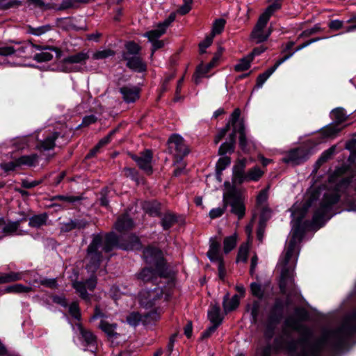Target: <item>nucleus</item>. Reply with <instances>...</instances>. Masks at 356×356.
Returning <instances> with one entry per match:
<instances>
[{"mask_svg": "<svg viewBox=\"0 0 356 356\" xmlns=\"http://www.w3.org/2000/svg\"><path fill=\"white\" fill-rule=\"evenodd\" d=\"M330 117L334 122L321 129L319 138L316 144L322 143L328 138H335L341 130L339 126L348 119L345 109L341 107L334 108L330 113Z\"/></svg>", "mask_w": 356, "mask_h": 356, "instance_id": "nucleus-7", "label": "nucleus"}, {"mask_svg": "<svg viewBox=\"0 0 356 356\" xmlns=\"http://www.w3.org/2000/svg\"><path fill=\"white\" fill-rule=\"evenodd\" d=\"M78 328L85 346L90 348V351L96 353L97 349V337L89 330L85 329L81 324Z\"/></svg>", "mask_w": 356, "mask_h": 356, "instance_id": "nucleus-20", "label": "nucleus"}, {"mask_svg": "<svg viewBox=\"0 0 356 356\" xmlns=\"http://www.w3.org/2000/svg\"><path fill=\"white\" fill-rule=\"evenodd\" d=\"M53 58V55L49 51H43L41 53L35 54L33 59L38 63L47 62Z\"/></svg>", "mask_w": 356, "mask_h": 356, "instance_id": "nucleus-61", "label": "nucleus"}, {"mask_svg": "<svg viewBox=\"0 0 356 356\" xmlns=\"http://www.w3.org/2000/svg\"><path fill=\"white\" fill-rule=\"evenodd\" d=\"M249 252V245L248 243H243L241 245L236 257V262L242 261L246 262Z\"/></svg>", "mask_w": 356, "mask_h": 356, "instance_id": "nucleus-52", "label": "nucleus"}, {"mask_svg": "<svg viewBox=\"0 0 356 356\" xmlns=\"http://www.w3.org/2000/svg\"><path fill=\"white\" fill-rule=\"evenodd\" d=\"M309 45V42L307 40L303 43L300 44V45L297 46L291 52H288L285 55L280 57L272 67H268V78L273 74V72L277 70V68L280 65H282L286 60L292 57L296 52L302 50V49L308 47Z\"/></svg>", "mask_w": 356, "mask_h": 356, "instance_id": "nucleus-25", "label": "nucleus"}, {"mask_svg": "<svg viewBox=\"0 0 356 356\" xmlns=\"http://www.w3.org/2000/svg\"><path fill=\"white\" fill-rule=\"evenodd\" d=\"M313 147L307 145H300L286 152L282 159L283 163L292 167L302 165L313 154Z\"/></svg>", "mask_w": 356, "mask_h": 356, "instance_id": "nucleus-10", "label": "nucleus"}, {"mask_svg": "<svg viewBox=\"0 0 356 356\" xmlns=\"http://www.w3.org/2000/svg\"><path fill=\"white\" fill-rule=\"evenodd\" d=\"M220 244L215 239L210 240V247L207 252V256L211 261L222 259L220 254Z\"/></svg>", "mask_w": 356, "mask_h": 356, "instance_id": "nucleus-33", "label": "nucleus"}, {"mask_svg": "<svg viewBox=\"0 0 356 356\" xmlns=\"http://www.w3.org/2000/svg\"><path fill=\"white\" fill-rule=\"evenodd\" d=\"M22 279V273L10 272L0 274V284L10 283Z\"/></svg>", "mask_w": 356, "mask_h": 356, "instance_id": "nucleus-47", "label": "nucleus"}, {"mask_svg": "<svg viewBox=\"0 0 356 356\" xmlns=\"http://www.w3.org/2000/svg\"><path fill=\"white\" fill-rule=\"evenodd\" d=\"M283 1L284 0H268V20L275 12L282 8Z\"/></svg>", "mask_w": 356, "mask_h": 356, "instance_id": "nucleus-53", "label": "nucleus"}, {"mask_svg": "<svg viewBox=\"0 0 356 356\" xmlns=\"http://www.w3.org/2000/svg\"><path fill=\"white\" fill-rule=\"evenodd\" d=\"M320 194L321 193L319 191L314 190V191L312 192L309 198L301 206H293L292 208L290 209L291 211L299 212V220L301 218H305L309 211V208L312 206L314 202H316L318 200Z\"/></svg>", "mask_w": 356, "mask_h": 356, "instance_id": "nucleus-18", "label": "nucleus"}, {"mask_svg": "<svg viewBox=\"0 0 356 356\" xmlns=\"http://www.w3.org/2000/svg\"><path fill=\"white\" fill-rule=\"evenodd\" d=\"M226 24L225 19L220 18L216 19L212 26L211 35L215 36L216 34H220L223 31Z\"/></svg>", "mask_w": 356, "mask_h": 356, "instance_id": "nucleus-56", "label": "nucleus"}, {"mask_svg": "<svg viewBox=\"0 0 356 356\" xmlns=\"http://www.w3.org/2000/svg\"><path fill=\"white\" fill-rule=\"evenodd\" d=\"M223 203L226 208L230 207V213L236 216L238 220L245 215V196L243 193L233 187L223 194Z\"/></svg>", "mask_w": 356, "mask_h": 356, "instance_id": "nucleus-8", "label": "nucleus"}, {"mask_svg": "<svg viewBox=\"0 0 356 356\" xmlns=\"http://www.w3.org/2000/svg\"><path fill=\"white\" fill-rule=\"evenodd\" d=\"M341 195L332 190L331 193H325L320 202L319 207L330 212L333 207L341 200Z\"/></svg>", "mask_w": 356, "mask_h": 356, "instance_id": "nucleus-22", "label": "nucleus"}, {"mask_svg": "<svg viewBox=\"0 0 356 356\" xmlns=\"http://www.w3.org/2000/svg\"><path fill=\"white\" fill-rule=\"evenodd\" d=\"M356 310L353 312L334 332L335 340L331 343V349L334 353H341L348 350L356 343Z\"/></svg>", "mask_w": 356, "mask_h": 356, "instance_id": "nucleus-4", "label": "nucleus"}, {"mask_svg": "<svg viewBox=\"0 0 356 356\" xmlns=\"http://www.w3.org/2000/svg\"><path fill=\"white\" fill-rule=\"evenodd\" d=\"M167 145L168 152L174 156L177 162L181 161L190 152L184 138L177 134H173L169 137Z\"/></svg>", "mask_w": 356, "mask_h": 356, "instance_id": "nucleus-11", "label": "nucleus"}, {"mask_svg": "<svg viewBox=\"0 0 356 356\" xmlns=\"http://www.w3.org/2000/svg\"><path fill=\"white\" fill-rule=\"evenodd\" d=\"M328 213L330 212L319 207L314 212L312 220H304L305 218L299 220V212L292 211L291 213V235L286 245L284 253L293 257L297 254L298 256L300 252L298 243L302 241L306 231L318 230L324 227L326 222L332 216L327 217Z\"/></svg>", "mask_w": 356, "mask_h": 356, "instance_id": "nucleus-2", "label": "nucleus"}, {"mask_svg": "<svg viewBox=\"0 0 356 356\" xmlns=\"http://www.w3.org/2000/svg\"><path fill=\"white\" fill-rule=\"evenodd\" d=\"M163 290L160 286L154 287L153 289H143L138 294V303L143 308L152 309L163 297Z\"/></svg>", "mask_w": 356, "mask_h": 356, "instance_id": "nucleus-13", "label": "nucleus"}, {"mask_svg": "<svg viewBox=\"0 0 356 356\" xmlns=\"http://www.w3.org/2000/svg\"><path fill=\"white\" fill-rule=\"evenodd\" d=\"M60 134L58 132H54L48 136L44 140H41L38 145L37 148L39 150H50L55 147V141L58 138Z\"/></svg>", "mask_w": 356, "mask_h": 356, "instance_id": "nucleus-32", "label": "nucleus"}, {"mask_svg": "<svg viewBox=\"0 0 356 356\" xmlns=\"http://www.w3.org/2000/svg\"><path fill=\"white\" fill-rule=\"evenodd\" d=\"M267 8L259 17L250 35V40L255 44L262 43L267 40Z\"/></svg>", "mask_w": 356, "mask_h": 356, "instance_id": "nucleus-15", "label": "nucleus"}, {"mask_svg": "<svg viewBox=\"0 0 356 356\" xmlns=\"http://www.w3.org/2000/svg\"><path fill=\"white\" fill-rule=\"evenodd\" d=\"M264 175V172L260 168L256 166L250 169L245 175V181H257Z\"/></svg>", "mask_w": 356, "mask_h": 356, "instance_id": "nucleus-44", "label": "nucleus"}, {"mask_svg": "<svg viewBox=\"0 0 356 356\" xmlns=\"http://www.w3.org/2000/svg\"><path fill=\"white\" fill-rule=\"evenodd\" d=\"M267 200V189H263L257 195L256 202V209L260 213V219L259 226L257 230V237L261 241L264 236L266 229V205Z\"/></svg>", "mask_w": 356, "mask_h": 356, "instance_id": "nucleus-14", "label": "nucleus"}, {"mask_svg": "<svg viewBox=\"0 0 356 356\" xmlns=\"http://www.w3.org/2000/svg\"><path fill=\"white\" fill-rule=\"evenodd\" d=\"M25 220L26 218H22L21 220L9 222L8 224L5 223V225H3V227L2 229V232L5 236L13 235L19 229L21 222Z\"/></svg>", "mask_w": 356, "mask_h": 356, "instance_id": "nucleus-42", "label": "nucleus"}, {"mask_svg": "<svg viewBox=\"0 0 356 356\" xmlns=\"http://www.w3.org/2000/svg\"><path fill=\"white\" fill-rule=\"evenodd\" d=\"M48 215L47 213H42L34 215L29 218V225L33 228H40L47 224Z\"/></svg>", "mask_w": 356, "mask_h": 356, "instance_id": "nucleus-41", "label": "nucleus"}, {"mask_svg": "<svg viewBox=\"0 0 356 356\" xmlns=\"http://www.w3.org/2000/svg\"><path fill=\"white\" fill-rule=\"evenodd\" d=\"M143 257L145 263L154 266L159 270L160 277L169 278L174 275L160 249L148 246L143 250Z\"/></svg>", "mask_w": 356, "mask_h": 356, "instance_id": "nucleus-6", "label": "nucleus"}, {"mask_svg": "<svg viewBox=\"0 0 356 356\" xmlns=\"http://www.w3.org/2000/svg\"><path fill=\"white\" fill-rule=\"evenodd\" d=\"M236 241L237 236L236 234L225 238L223 241V251L225 254L229 253L236 247Z\"/></svg>", "mask_w": 356, "mask_h": 356, "instance_id": "nucleus-49", "label": "nucleus"}, {"mask_svg": "<svg viewBox=\"0 0 356 356\" xmlns=\"http://www.w3.org/2000/svg\"><path fill=\"white\" fill-rule=\"evenodd\" d=\"M143 209L146 213L152 217H160L162 213V205L156 200L143 202Z\"/></svg>", "mask_w": 356, "mask_h": 356, "instance_id": "nucleus-28", "label": "nucleus"}, {"mask_svg": "<svg viewBox=\"0 0 356 356\" xmlns=\"http://www.w3.org/2000/svg\"><path fill=\"white\" fill-rule=\"evenodd\" d=\"M144 35L147 37L149 39V40L152 43V56H153L156 50L161 49L164 46L163 41L158 40V38H159L160 37H154V35L149 37L147 34V32H146Z\"/></svg>", "mask_w": 356, "mask_h": 356, "instance_id": "nucleus-57", "label": "nucleus"}, {"mask_svg": "<svg viewBox=\"0 0 356 356\" xmlns=\"http://www.w3.org/2000/svg\"><path fill=\"white\" fill-rule=\"evenodd\" d=\"M213 67L212 63H209L208 64L204 65L202 63L197 67L195 72L198 76H203Z\"/></svg>", "mask_w": 356, "mask_h": 356, "instance_id": "nucleus-64", "label": "nucleus"}, {"mask_svg": "<svg viewBox=\"0 0 356 356\" xmlns=\"http://www.w3.org/2000/svg\"><path fill=\"white\" fill-rule=\"evenodd\" d=\"M250 293L253 297L252 300H267L266 288L265 285L261 284L258 281L253 282L250 284Z\"/></svg>", "mask_w": 356, "mask_h": 356, "instance_id": "nucleus-26", "label": "nucleus"}, {"mask_svg": "<svg viewBox=\"0 0 356 356\" xmlns=\"http://www.w3.org/2000/svg\"><path fill=\"white\" fill-rule=\"evenodd\" d=\"M131 158L137 163L138 166L143 170L147 175L152 173V161L153 154L150 149H145L140 153L139 156L130 154Z\"/></svg>", "mask_w": 356, "mask_h": 356, "instance_id": "nucleus-16", "label": "nucleus"}, {"mask_svg": "<svg viewBox=\"0 0 356 356\" xmlns=\"http://www.w3.org/2000/svg\"><path fill=\"white\" fill-rule=\"evenodd\" d=\"M88 225V221L83 218L70 219L68 222L60 224V230L61 232L66 233L74 229H83Z\"/></svg>", "mask_w": 356, "mask_h": 356, "instance_id": "nucleus-23", "label": "nucleus"}, {"mask_svg": "<svg viewBox=\"0 0 356 356\" xmlns=\"http://www.w3.org/2000/svg\"><path fill=\"white\" fill-rule=\"evenodd\" d=\"M284 305L282 299L277 298L272 308L268 311V356H270L271 346L270 341L273 335V327L272 324L277 325L284 318Z\"/></svg>", "mask_w": 356, "mask_h": 356, "instance_id": "nucleus-12", "label": "nucleus"}, {"mask_svg": "<svg viewBox=\"0 0 356 356\" xmlns=\"http://www.w3.org/2000/svg\"><path fill=\"white\" fill-rule=\"evenodd\" d=\"M239 147L243 152H248L250 150L249 143L246 138L245 124L243 120L238 123Z\"/></svg>", "mask_w": 356, "mask_h": 356, "instance_id": "nucleus-36", "label": "nucleus"}, {"mask_svg": "<svg viewBox=\"0 0 356 356\" xmlns=\"http://www.w3.org/2000/svg\"><path fill=\"white\" fill-rule=\"evenodd\" d=\"M69 312L70 315L76 320L81 319V312L78 302H72L69 306Z\"/></svg>", "mask_w": 356, "mask_h": 356, "instance_id": "nucleus-63", "label": "nucleus"}, {"mask_svg": "<svg viewBox=\"0 0 356 356\" xmlns=\"http://www.w3.org/2000/svg\"><path fill=\"white\" fill-rule=\"evenodd\" d=\"M135 276L137 280L144 284L151 282L154 284H158V279L161 278L159 270L151 266L143 268Z\"/></svg>", "mask_w": 356, "mask_h": 356, "instance_id": "nucleus-17", "label": "nucleus"}, {"mask_svg": "<svg viewBox=\"0 0 356 356\" xmlns=\"http://www.w3.org/2000/svg\"><path fill=\"white\" fill-rule=\"evenodd\" d=\"M102 236L99 234H93L92 240L87 248L86 259L88 261L86 269L88 272L95 273L99 268L102 254L99 248L102 245Z\"/></svg>", "mask_w": 356, "mask_h": 356, "instance_id": "nucleus-9", "label": "nucleus"}, {"mask_svg": "<svg viewBox=\"0 0 356 356\" xmlns=\"http://www.w3.org/2000/svg\"><path fill=\"white\" fill-rule=\"evenodd\" d=\"M142 319L140 314L138 312L130 313L126 318L127 322L131 326H136Z\"/></svg>", "mask_w": 356, "mask_h": 356, "instance_id": "nucleus-58", "label": "nucleus"}, {"mask_svg": "<svg viewBox=\"0 0 356 356\" xmlns=\"http://www.w3.org/2000/svg\"><path fill=\"white\" fill-rule=\"evenodd\" d=\"M17 47L6 45L0 46V56H8L17 53V55L21 56L22 54L25 52L26 47L19 45V44H17Z\"/></svg>", "mask_w": 356, "mask_h": 356, "instance_id": "nucleus-37", "label": "nucleus"}, {"mask_svg": "<svg viewBox=\"0 0 356 356\" xmlns=\"http://www.w3.org/2000/svg\"><path fill=\"white\" fill-rule=\"evenodd\" d=\"M99 327L110 338H114L118 336V333L115 331L116 328L115 324H110L106 321H102Z\"/></svg>", "mask_w": 356, "mask_h": 356, "instance_id": "nucleus-48", "label": "nucleus"}, {"mask_svg": "<svg viewBox=\"0 0 356 356\" xmlns=\"http://www.w3.org/2000/svg\"><path fill=\"white\" fill-rule=\"evenodd\" d=\"M247 164L245 159H239L233 167L232 183L234 185H240L245 181V169Z\"/></svg>", "mask_w": 356, "mask_h": 356, "instance_id": "nucleus-19", "label": "nucleus"}, {"mask_svg": "<svg viewBox=\"0 0 356 356\" xmlns=\"http://www.w3.org/2000/svg\"><path fill=\"white\" fill-rule=\"evenodd\" d=\"M252 60L249 55L242 58L239 60L238 63L234 66V70L239 72L248 70L250 67V63Z\"/></svg>", "mask_w": 356, "mask_h": 356, "instance_id": "nucleus-50", "label": "nucleus"}, {"mask_svg": "<svg viewBox=\"0 0 356 356\" xmlns=\"http://www.w3.org/2000/svg\"><path fill=\"white\" fill-rule=\"evenodd\" d=\"M51 29L50 25H45L39 26L37 28L32 27L31 26H28V32L30 34L35 35H41Z\"/></svg>", "mask_w": 356, "mask_h": 356, "instance_id": "nucleus-59", "label": "nucleus"}, {"mask_svg": "<svg viewBox=\"0 0 356 356\" xmlns=\"http://www.w3.org/2000/svg\"><path fill=\"white\" fill-rule=\"evenodd\" d=\"M176 17V13H172L170 14L169 17L162 23L159 24L157 26V28L147 31V34L149 37L152 35L154 37H161L162 35H163L165 33L166 29L168 27V26L175 21Z\"/></svg>", "mask_w": 356, "mask_h": 356, "instance_id": "nucleus-29", "label": "nucleus"}, {"mask_svg": "<svg viewBox=\"0 0 356 356\" xmlns=\"http://www.w3.org/2000/svg\"><path fill=\"white\" fill-rule=\"evenodd\" d=\"M301 323L309 318V312L302 307H297L294 309L293 315Z\"/></svg>", "mask_w": 356, "mask_h": 356, "instance_id": "nucleus-51", "label": "nucleus"}, {"mask_svg": "<svg viewBox=\"0 0 356 356\" xmlns=\"http://www.w3.org/2000/svg\"><path fill=\"white\" fill-rule=\"evenodd\" d=\"M72 287L79 293V297L85 300L86 302H90L92 296L87 292L86 283L82 281H74L72 282Z\"/></svg>", "mask_w": 356, "mask_h": 356, "instance_id": "nucleus-34", "label": "nucleus"}, {"mask_svg": "<svg viewBox=\"0 0 356 356\" xmlns=\"http://www.w3.org/2000/svg\"><path fill=\"white\" fill-rule=\"evenodd\" d=\"M115 55V51L110 49L97 51L92 54V58L95 60H100L113 56Z\"/></svg>", "mask_w": 356, "mask_h": 356, "instance_id": "nucleus-60", "label": "nucleus"}, {"mask_svg": "<svg viewBox=\"0 0 356 356\" xmlns=\"http://www.w3.org/2000/svg\"><path fill=\"white\" fill-rule=\"evenodd\" d=\"M284 325L283 336L276 337L275 343L290 356H322L325 339H315L313 330L294 316L286 318Z\"/></svg>", "mask_w": 356, "mask_h": 356, "instance_id": "nucleus-1", "label": "nucleus"}, {"mask_svg": "<svg viewBox=\"0 0 356 356\" xmlns=\"http://www.w3.org/2000/svg\"><path fill=\"white\" fill-rule=\"evenodd\" d=\"M246 311L250 314V322L262 337L258 342L267 344V300H250L246 305Z\"/></svg>", "mask_w": 356, "mask_h": 356, "instance_id": "nucleus-5", "label": "nucleus"}, {"mask_svg": "<svg viewBox=\"0 0 356 356\" xmlns=\"http://www.w3.org/2000/svg\"><path fill=\"white\" fill-rule=\"evenodd\" d=\"M90 58L88 52L81 51L65 58L63 60V63H83Z\"/></svg>", "mask_w": 356, "mask_h": 356, "instance_id": "nucleus-40", "label": "nucleus"}, {"mask_svg": "<svg viewBox=\"0 0 356 356\" xmlns=\"http://www.w3.org/2000/svg\"><path fill=\"white\" fill-rule=\"evenodd\" d=\"M141 47L135 42L130 41L125 44V50L122 52V59L140 55Z\"/></svg>", "mask_w": 356, "mask_h": 356, "instance_id": "nucleus-39", "label": "nucleus"}, {"mask_svg": "<svg viewBox=\"0 0 356 356\" xmlns=\"http://www.w3.org/2000/svg\"><path fill=\"white\" fill-rule=\"evenodd\" d=\"M122 60L127 61V67L134 71L143 72L147 70V65L143 61L140 55L135 56H131V57H127Z\"/></svg>", "mask_w": 356, "mask_h": 356, "instance_id": "nucleus-27", "label": "nucleus"}, {"mask_svg": "<svg viewBox=\"0 0 356 356\" xmlns=\"http://www.w3.org/2000/svg\"><path fill=\"white\" fill-rule=\"evenodd\" d=\"M134 226L132 220L127 216L120 217L115 224L117 231L123 232L131 229Z\"/></svg>", "mask_w": 356, "mask_h": 356, "instance_id": "nucleus-38", "label": "nucleus"}, {"mask_svg": "<svg viewBox=\"0 0 356 356\" xmlns=\"http://www.w3.org/2000/svg\"><path fill=\"white\" fill-rule=\"evenodd\" d=\"M32 291L31 286H24L22 284H15L6 287L5 292L13 293H27Z\"/></svg>", "mask_w": 356, "mask_h": 356, "instance_id": "nucleus-45", "label": "nucleus"}, {"mask_svg": "<svg viewBox=\"0 0 356 356\" xmlns=\"http://www.w3.org/2000/svg\"><path fill=\"white\" fill-rule=\"evenodd\" d=\"M231 163V159L228 156H222L220 157L216 166V172L218 174H220L229 164Z\"/></svg>", "mask_w": 356, "mask_h": 356, "instance_id": "nucleus-54", "label": "nucleus"}, {"mask_svg": "<svg viewBox=\"0 0 356 356\" xmlns=\"http://www.w3.org/2000/svg\"><path fill=\"white\" fill-rule=\"evenodd\" d=\"M235 145L226 141L221 144L218 149V155L225 156L226 154H232L234 152Z\"/></svg>", "mask_w": 356, "mask_h": 356, "instance_id": "nucleus-55", "label": "nucleus"}, {"mask_svg": "<svg viewBox=\"0 0 356 356\" xmlns=\"http://www.w3.org/2000/svg\"><path fill=\"white\" fill-rule=\"evenodd\" d=\"M208 318L213 325L219 326L222 323L223 316L220 314V308L218 304L213 305L209 311Z\"/></svg>", "mask_w": 356, "mask_h": 356, "instance_id": "nucleus-35", "label": "nucleus"}, {"mask_svg": "<svg viewBox=\"0 0 356 356\" xmlns=\"http://www.w3.org/2000/svg\"><path fill=\"white\" fill-rule=\"evenodd\" d=\"M336 148L335 146H331L327 149L325 150L319 156L318 160L316 162V165L317 167H320L323 163H326L327 161L332 159V156L335 152Z\"/></svg>", "mask_w": 356, "mask_h": 356, "instance_id": "nucleus-46", "label": "nucleus"}, {"mask_svg": "<svg viewBox=\"0 0 356 356\" xmlns=\"http://www.w3.org/2000/svg\"><path fill=\"white\" fill-rule=\"evenodd\" d=\"M240 298L238 295H234L229 298V293H227L223 297L222 307L225 314L235 310L239 305Z\"/></svg>", "mask_w": 356, "mask_h": 356, "instance_id": "nucleus-30", "label": "nucleus"}, {"mask_svg": "<svg viewBox=\"0 0 356 356\" xmlns=\"http://www.w3.org/2000/svg\"><path fill=\"white\" fill-rule=\"evenodd\" d=\"M38 156L36 154H32L31 155H24L17 159L19 167L22 165L33 166L37 162Z\"/></svg>", "mask_w": 356, "mask_h": 356, "instance_id": "nucleus-43", "label": "nucleus"}, {"mask_svg": "<svg viewBox=\"0 0 356 356\" xmlns=\"http://www.w3.org/2000/svg\"><path fill=\"white\" fill-rule=\"evenodd\" d=\"M140 89L137 86H125L120 88L123 100L127 103L136 102L140 97Z\"/></svg>", "mask_w": 356, "mask_h": 356, "instance_id": "nucleus-24", "label": "nucleus"}, {"mask_svg": "<svg viewBox=\"0 0 356 356\" xmlns=\"http://www.w3.org/2000/svg\"><path fill=\"white\" fill-rule=\"evenodd\" d=\"M298 260V254L295 257L284 253L281 256L277 264V270H280L278 277V286L281 294L286 296L282 299L284 307L293 305V298H298L301 296L294 280V270Z\"/></svg>", "mask_w": 356, "mask_h": 356, "instance_id": "nucleus-3", "label": "nucleus"}, {"mask_svg": "<svg viewBox=\"0 0 356 356\" xmlns=\"http://www.w3.org/2000/svg\"><path fill=\"white\" fill-rule=\"evenodd\" d=\"M161 225L163 230H168L174 226L178 221L176 214L171 211H167L161 216Z\"/></svg>", "mask_w": 356, "mask_h": 356, "instance_id": "nucleus-31", "label": "nucleus"}, {"mask_svg": "<svg viewBox=\"0 0 356 356\" xmlns=\"http://www.w3.org/2000/svg\"><path fill=\"white\" fill-rule=\"evenodd\" d=\"M321 27L319 24H315L312 28L304 30L298 36V38H308L315 33L321 31Z\"/></svg>", "mask_w": 356, "mask_h": 356, "instance_id": "nucleus-62", "label": "nucleus"}, {"mask_svg": "<svg viewBox=\"0 0 356 356\" xmlns=\"http://www.w3.org/2000/svg\"><path fill=\"white\" fill-rule=\"evenodd\" d=\"M142 248L139 238L134 234H129L121 238L119 248L124 250H138Z\"/></svg>", "mask_w": 356, "mask_h": 356, "instance_id": "nucleus-21", "label": "nucleus"}]
</instances>
